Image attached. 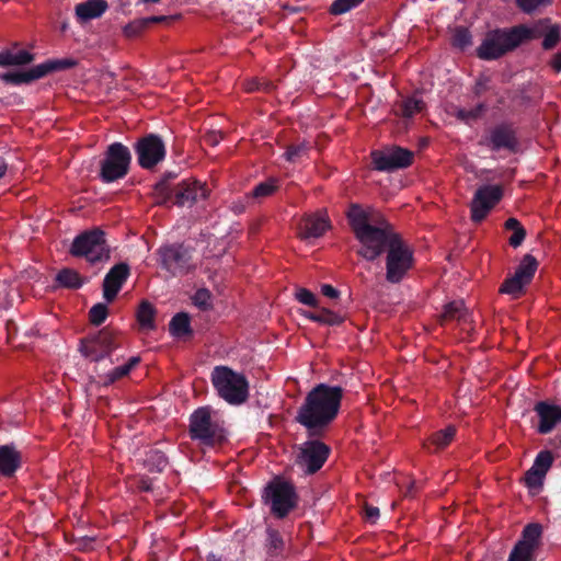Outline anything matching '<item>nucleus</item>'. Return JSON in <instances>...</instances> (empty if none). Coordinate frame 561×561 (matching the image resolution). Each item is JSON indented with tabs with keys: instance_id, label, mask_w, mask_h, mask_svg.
I'll list each match as a JSON object with an SVG mask.
<instances>
[{
	"instance_id": "60",
	"label": "nucleus",
	"mask_w": 561,
	"mask_h": 561,
	"mask_svg": "<svg viewBox=\"0 0 561 561\" xmlns=\"http://www.w3.org/2000/svg\"><path fill=\"white\" fill-rule=\"evenodd\" d=\"M245 89L248 91H254L261 89V83L256 79L248 81Z\"/></svg>"
},
{
	"instance_id": "29",
	"label": "nucleus",
	"mask_w": 561,
	"mask_h": 561,
	"mask_svg": "<svg viewBox=\"0 0 561 561\" xmlns=\"http://www.w3.org/2000/svg\"><path fill=\"white\" fill-rule=\"evenodd\" d=\"M56 280L59 283V285L67 287V288H79L83 284V279L81 276L71 268H64L61 270L57 276Z\"/></svg>"
},
{
	"instance_id": "61",
	"label": "nucleus",
	"mask_w": 561,
	"mask_h": 561,
	"mask_svg": "<svg viewBox=\"0 0 561 561\" xmlns=\"http://www.w3.org/2000/svg\"><path fill=\"white\" fill-rule=\"evenodd\" d=\"M551 66L554 70L557 71H561V54H557L552 60H551Z\"/></svg>"
},
{
	"instance_id": "19",
	"label": "nucleus",
	"mask_w": 561,
	"mask_h": 561,
	"mask_svg": "<svg viewBox=\"0 0 561 561\" xmlns=\"http://www.w3.org/2000/svg\"><path fill=\"white\" fill-rule=\"evenodd\" d=\"M535 411L540 419L538 432L541 434L550 433L561 421V408L559 405L539 402L536 404Z\"/></svg>"
},
{
	"instance_id": "2",
	"label": "nucleus",
	"mask_w": 561,
	"mask_h": 561,
	"mask_svg": "<svg viewBox=\"0 0 561 561\" xmlns=\"http://www.w3.org/2000/svg\"><path fill=\"white\" fill-rule=\"evenodd\" d=\"M347 218L357 240L362 244L358 254L368 261L377 259L386 234L392 230L390 225L376 209H364L356 204L351 206Z\"/></svg>"
},
{
	"instance_id": "40",
	"label": "nucleus",
	"mask_w": 561,
	"mask_h": 561,
	"mask_svg": "<svg viewBox=\"0 0 561 561\" xmlns=\"http://www.w3.org/2000/svg\"><path fill=\"white\" fill-rule=\"evenodd\" d=\"M543 474L530 468L525 474V483L533 493H538L543 484Z\"/></svg>"
},
{
	"instance_id": "48",
	"label": "nucleus",
	"mask_w": 561,
	"mask_h": 561,
	"mask_svg": "<svg viewBox=\"0 0 561 561\" xmlns=\"http://www.w3.org/2000/svg\"><path fill=\"white\" fill-rule=\"evenodd\" d=\"M559 41H560V28L558 25H552L547 30V32L545 34L542 46L545 49H551L558 44Z\"/></svg>"
},
{
	"instance_id": "15",
	"label": "nucleus",
	"mask_w": 561,
	"mask_h": 561,
	"mask_svg": "<svg viewBox=\"0 0 561 561\" xmlns=\"http://www.w3.org/2000/svg\"><path fill=\"white\" fill-rule=\"evenodd\" d=\"M502 197V190L497 185H485L480 187L471 203V219L476 222L482 221L488 213Z\"/></svg>"
},
{
	"instance_id": "21",
	"label": "nucleus",
	"mask_w": 561,
	"mask_h": 561,
	"mask_svg": "<svg viewBox=\"0 0 561 561\" xmlns=\"http://www.w3.org/2000/svg\"><path fill=\"white\" fill-rule=\"evenodd\" d=\"M22 457L14 445L0 446V474L12 477L20 468Z\"/></svg>"
},
{
	"instance_id": "25",
	"label": "nucleus",
	"mask_w": 561,
	"mask_h": 561,
	"mask_svg": "<svg viewBox=\"0 0 561 561\" xmlns=\"http://www.w3.org/2000/svg\"><path fill=\"white\" fill-rule=\"evenodd\" d=\"M139 363L138 357H130L127 363L107 371H98L99 377L101 381L104 385L113 383L114 381L121 379L122 377L126 376L133 367H135Z\"/></svg>"
},
{
	"instance_id": "9",
	"label": "nucleus",
	"mask_w": 561,
	"mask_h": 561,
	"mask_svg": "<svg viewBox=\"0 0 561 561\" xmlns=\"http://www.w3.org/2000/svg\"><path fill=\"white\" fill-rule=\"evenodd\" d=\"M70 252L75 256H84L92 263L108 259L104 233L100 229L79 234L73 240Z\"/></svg>"
},
{
	"instance_id": "8",
	"label": "nucleus",
	"mask_w": 561,
	"mask_h": 561,
	"mask_svg": "<svg viewBox=\"0 0 561 561\" xmlns=\"http://www.w3.org/2000/svg\"><path fill=\"white\" fill-rule=\"evenodd\" d=\"M131 156L129 149L121 142L108 146L101 163V178L111 183L124 178L129 169Z\"/></svg>"
},
{
	"instance_id": "59",
	"label": "nucleus",
	"mask_w": 561,
	"mask_h": 561,
	"mask_svg": "<svg viewBox=\"0 0 561 561\" xmlns=\"http://www.w3.org/2000/svg\"><path fill=\"white\" fill-rule=\"evenodd\" d=\"M221 138L222 137L220 134L213 131L206 136V141L211 146H216L219 144Z\"/></svg>"
},
{
	"instance_id": "45",
	"label": "nucleus",
	"mask_w": 561,
	"mask_h": 561,
	"mask_svg": "<svg viewBox=\"0 0 561 561\" xmlns=\"http://www.w3.org/2000/svg\"><path fill=\"white\" fill-rule=\"evenodd\" d=\"M483 104H479L472 108H458L456 112L457 118L460 121H463L465 123L469 124L472 121L477 119L481 113L483 112Z\"/></svg>"
},
{
	"instance_id": "62",
	"label": "nucleus",
	"mask_w": 561,
	"mask_h": 561,
	"mask_svg": "<svg viewBox=\"0 0 561 561\" xmlns=\"http://www.w3.org/2000/svg\"><path fill=\"white\" fill-rule=\"evenodd\" d=\"M305 317L310 319L311 321H314V322H318L319 323V318H320V309L314 311V312H306L305 313Z\"/></svg>"
},
{
	"instance_id": "3",
	"label": "nucleus",
	"mask_w": 561,
	"mask_h": 561,
	"mask_svg": "<svg viewBox=\"0 0 561 561\" xmlns=\"http://www.w3.org/2000/svg\"><path fill=\"white\" fill-rule=\"evenodd\" d=\"M536 37V30L526 25H518L507 30L489 32L477 53L484 60L497 59L507 51L515 49L523 42Z\"/></svg>"
},
{
	"instance_id": "6",
	"label": "nucleus",
	"mask_w": 561,
	"mask_h": 561,
	"mask_svg": "<svg viewBox=\"0 0 561 561\" xmlns=\"http://www.w3.org/2000/svg\"><path fill=\"white\" fill-rule=\"evenodd\" d=\"M190 421L192 438L201 440L204 445L210 446L225 439L222 422L209 407L197 409Z\"/></svg>"
},
{
	"instance_id": "37",
	"label": "nucleus",
	"mask_w": 561,
	"mask_h": 561,
	"mask_svg": "<svg viewBox=\"0 0 561 561\" xmlns=\"http://www.w3.org/2000/svg\"><path fill=\"white\" fill-rule=\"evenodd\" d=\"M553 462L552 454L548 450L540 451L530 468L546 476Z\"/></svg>"
},
{
	"instance_id": "41",
	"label": "nucleus",
	"mask_w": 561,
	"mask_h": 561,
	"mask_svg": "<svg viewBox=\"0 0 561 561\" xmlns=\"http://www.w3.org/2000/svg\"><path fill=\"white\" fill-rule=\"evenodd\" d=\"M345 320V314L335 312L327 308L320 309L319 323L327 325H339Z\"/></svg>"
},
{
	"instance_id": "24",
	"label": "nucleus",
	"mask_w": 561,
	"mask_h": 561,
	"mask_svg": "<svg viewBox=\"0 0 561 561\" xmlns=\"http://www.w3.org/2000/svg\"><path fill=\"white\" fill-rule=\"evenodd\" d=\"M42 72L37 68V65L25 71H14V72H5L0 73V81L11 84H23L30 83L34 80L41 79Z\"/></svg>"
},
{
	"instance_id": "12",
	"label": "nucleus",
	"mask_w": 561,
	"mask_h": 561,
	"mask_svg": "<svg viewBox=\"0 0 561 561\" xmlns=\"http://www.w3.org/2000/svg\"><path fill=\"white\" fill-rule=\"evenodd\" d=\"M138 163L145 169H151L161 162L165 157V146L162 139L149 134L138 140L135 147Z\"/></svg>"
},
{
	"instance_id": "17",
	"label": "nucleus",
	"mask_w": 561,
	"mask_h": 561,
	"mask_svg": "<svg viewBox=\"0 0 561 561\" xmlns=\"http://www.w3.org/2000/svg\"><path fill=\"white\" fill-rule=\"evenodd\" d=\"M128 275L129 268L124 263L111 268L103 282V296L105 300L112 301L116 297Z\"/></svg>"
},
{
	"instance_id": "53",
	"label": "nucleus",
	"mask_w": 561,
	"mask_h": 561,
	"mask_svg": "<svg viewBox=\"0 0 561 561\" xmlns=\"http://www.w3.org/2000/svg\"><path fill=\"white\" fill-rule=\"evenodd\" d=\"M276 190V181L271 180L260 183L253 191L254 197H265L271 195Z\"/></svg>"
},
{
	"instance_id": "7",
	"label": "nucleus",
	"mask_w": 561,
	"mask_h": 561,
	"mask_svg": "<svg viewBox=\"0 0 561 561\" xmlns=\"http://www.w3.org/2000/svg\"><path fill=\"white\" fill-rule=\"evenodd\" d=\"M263 497L272 513L279 518L285 517L297 502L294 486L280 479H275L265 488Z\"/></svg>"
},
{
	"instance_id": "14",
	"label": "nucleus",
	"mask_w": 561,
	"mask_h": 561,
	"mask_svg": "<svg viewBox=\"0 0 561 561\" xmlns=\"http://www.w3.org/2000/svg\"><path fill=\"white\" fill-rule=\"evenodd\" d=\"M374 165L379 171L405 168L412 163L413 152L400 147L386 148L371 153Z\"/></svg>"
},
{
	"instance_id": "22",
	"label": "nucleus",
	"mask_w": 561,
	"mask_h": 561,
	"mask_svg": "<svg viewBox=\"0 0 561 561\" xmlns=\"http://www.w3.org/2000/svg\"><path fill=\"white\" fill-rule=\"evenodd\" d=\"M490 145L493 150L510 149L514 150L516 147V140L514 133L504 126L496 127L491 131Z\"/></svg>"
},
{
	"instance_id": "49",
	"label": "nucleus",
	"mask_w": 561,
	"mask_h": 561,
	"mask_svg": "<svg viewBox=\"0 0 561 561\" xmlns=\"http://www.w3.org/2000/svg\"><path fill=\"white\" fill-rule=\"evenodd\" d=\"M308 146L306 142L299 144L297 146H291L285 152V158L287 161L296 162L299 158L307 154Z\"/></svg>"
},
{
	"instance_id": "18",
	"label": "nucleus",
	"mask_w": 561,
	"mask_h": 561,
	"mask_svg": "<svg viewBox=\"0 0 561 561\" xmlns=\"http://www.w3.org/2000/svg\"><path fill=\"white\" fill-rule=\"evenodd\" d=\"M207 196L206 187L197 181H183L175 192V204L192 206L198 199Z\"/></svg>"
},
{
	"instance_id": "52",
	"label": "nucleus",
	"mask_w": 561,
	"mask_h": 561,
	"mask_svg": "<svg viewBox=\"0 0 561 561\" xmlns=\"http://www.w3.org/2000/svg\"><path fill=\"white\" fill-rule=\"evenodd\" d=\"M154 195L157 203L162 204L170 197V187L167 180H161L154 186Z\"/></svg>"
},
{
	"instance_id": "44",
	"label": "nucleus",
	"mask_w": 561,
	"mask_h": 561,
	"mask_svg": "<svg viewBox=\"0 0 561 561\" xmlns=\"http://www.w3.org/2000/svg\"><path fill=\"white\" fill-rule=\"evenodd\" d=\"M192 299H193V304L202 310H207V309L211 308V294L206 288L198 289L194 294Z\"/></svg>"
},
{
	"instance_id": "30",
	"label": "nucleus",
	"mask_w": 561,
	"mask_h": 561,
	"mask_svg": "<svg viewBox=\"0 0 561 561\" xmlns=\"http://www.w3.org/2000/svg\"><path fill=\"white\" fill-rule=\"evenodd\" d=\"M527 284L528 283L524 282V279L514 274L503 283L500 291L512 296V298H518L523 294Z\"/></svg>"
},
{
	"instance_id": "34",
	"label": "nucleus",
	"mask_w": 561,
	"mask_h": 561,
	"mask_svg": "<svg viewBox=\"0 0 561 561\" xmlns=\"http://www.w3.org/2000/svg\"><path fill=\"white\" fill-rule=\"evenodd\" d=\"M137 318L139 324L145 330H151L154 327V310L148 302H142L138 309Z\"/></svg>"
},
{
	"instance_id": "64",
	"label": "nucleus",
	"mask_w": 561,
	"mask_h": 561,
	"mask_svg": "<svg viewBox=\"0 0 561 561\" xmlns=\"http://www.w3.org/2000/svg\"><path fill=\"white\" fill-rule=\"evenodd\" d=\"M7 172V163L0 158V179Z\"/></svg>"
},
{
	"instance_id": "31",
	"label": "nucleus",
	"mask_w": 561,
	"mask_h": 561,
	"mask_svg": "<svg viewBox=\"0 0 561 561\" xmlns=\"http://www.w3.org/2000/svg\"><path fill=\"white\" fill-rule=\"evenodd\" d=\"M170 332L176 337H181L190 332V318L187 313L175 314L170 322Z\"/></svg>"
},
{
	"instance_id": "38",
	"label": "nucleus",
	"mask_w": 561,
	"mask_h": 561,
	"mask_svg": "<svg viewBox=\"0 0 561 561\" xmlns=\"http://www.w3.org/2000/svg\"><path fill=\"white\" fill-rule=\"evenodd\" d=\"M518 8L525 13L539 12L551 4L552 0H515Z\"/></svg>"
},
{
	"instance_id": "16",
	"label": "nucleus",
	"mask_w": 561,
	"mask_h": 561,
	"mask_svg": "<svg viewBox=\"0 0 561 561\" xmlns=\"http://www.w3.org/2000/svg\"><path fill=\"white\" fill-rule=\"evenodd\" d=\"M329 228V218L324 211L306 215L297 224L298 236L302 240L319 238Z\"/></svg>"
},
{
	"instance_id": "36",
	"label": "nucleus",
	"mask_w": 561,
	"mask_h": 561,
	"mask_svg": "<svg viewBox=\"0 0 561 561\" xmlns=\"http://www.w3.org/2000/svg\"><path fill=\"white\" fill-rule=\"evenodd\" d=\"M455 434H456L455 426H451V425L447 426L446 428L436 432L432 436V444H434L437 448H444L450 444V442L455 437Z\"/></svg>"
},
{
	"instance_id": "63",
	"label": "nucleus",
	"mask_w": 561,
	"mask_h": 561,
	"mask_svg": "<svg viewBox=\"0 0 561 561\" xmlns=\"http://www.w3.org/2000/svg\"><path fill=\"white\" fill-rule=\"evenodd\" d=\"M167 18L161 15V16H150V18H145L144 20H148V24L149 23H158V22H162L164 21Z\"/></svg>"
},
{
	"instance_id": "4",
	"label": "nucleus",
	"mask_w": 561,
	"mask_h": 561,
	"mask_svg": "<svg viewBox=\"0 0 561 561\" xmlns=\"http://www.w3.org/2000/svg\"><path fill=\"white\" fill-rule=\"evenodd\" d=\"M387 250L386 278L390 283H399L413 265V253L408 244L390 230L381 243L379 255Z\"/></svg>"
},
{
	"instance_id": "20",
	"label": "nucleus",
	"mask_w": 561,
	"mask_h": 561,
	"mask_svg": "<svg viewBox=\"0 0 561 561\" xmlns=\"http://www.w3.org/2000/svg\"><path fill=\"white\" fill-rule=\"evenodd\" d=\"M107 9L106 0H85L76 4L75 16L80 24H85L101 18Z\"/></svg>"
},
{
	"instance_id": "27",
	"label": "nucleus",
	"mask_w": 561,
	"mask_h": 561,
	"mask_svg": "<svg viewBox=\"0 0 561 561\" xmlns=\"http://www.w3.org/2000/svg\"><path fill=\"white\" fill-rule=\"evenodd\" d=\"M541 536V526L538 524H529L523 530V537L517 543H524L525 548L535 551Z\"/></svg>"
},
{
	"instance_id": "56",
	"label": "nucleus",
	"mask_w": 561,
	"mask_h": 561,
	"mask_svg": "<svg viewBox=\"0 0 561 561\" xmlns=\"http://www.w3.org/2000/svg\"><path fill=\"white\" fill-rule=\"evenodd\" d=\"M321 293L323 296L331 299H336L340 296V291L329 284H324L321 286Z\"/></svg>"
},
{
	"instance_id": "39",
	"label": "nucleus",
	"mask_w": 561,
	"mask_h": 561,
	"mask_svg": "<svg viewBox=\"0 0 561 561\" xmlns=\"http://www.w3.org/2000/svg\"><path fill=\"white\" fill-rule=\"evenodd\" d=\"M424 107V103L421 98L413 95L403 101L402 114L405 117H412L416 113H420Z\"/></svg>"
},
{
	"instance_id": "11",
	"label": "nucleus",
	"mask_w": 561,
	"mask_h": 561,
	"mask_svg": "<svg viewBox=\"0 0 561 561\" xmlns=\"http://www.w3.org/2000/svg\"><path fill=\"white\" fill-rule=\"evenodd\" d=\"M159 257L162 267L173 275L187 273L195 267L191 251L180 244L160 248Z\"/></svg>"
},
{
	"instance_id": "42",
	"label": "nucleus",
	"mask_w": 561,
	"mask_h": 561,
	"mask_svg": "<svg viewBox=\"0 0 561 561\" xmlns=\"http://www.w3.org/2000/svg\"><path fill=\"white\" fill-rule=\"evenodd\" d=\"M364 0H334L330 12L335 15L344 14L360 4Z\"/></svg>"
},
{
	"instance_id": "50",
	"label": "nucleus",
	"mask_w": 561,
	"mask_h": 561,
	"mask_svg": "<svg viewBox=\"0 0 561 561\" xmlns=\"http://www.w3.org/2000/svg\"><path fill=\"white\" fill-rule=\"evenodd\" d=\"M295 297L299 302H301L306 306H310V307L318 306V299L316 298V296L310 290H308L306 288L297 289Z\"/></svg>"
},
{
	"instance_id": "55",
	"label": "nucleus",
	"mask_w": 561,
	"mask_h": 561,
	"mask_svg": "<svg viewBox=\"0 0 561 561\" xmlns=\"http://www.w3.org/2000/svg\"><path fill=\"white\" fill-rule=\"evenodd\" d=\"M489 82V77L481 75L476 82L474 92L477 94H481L483 91L488 89Z\"/></svg>"
},
{
	"instance_id": "23",
	"label": "nucleus",
	"mask_w": 561,
	"mask_h": 561,
	"mask_svg": "<svg viewBox=\"0 0 561 561\" xmlns=\"http://www.w3.org/2000/svg\"><path fill=\"white\" fill-rule=\"evenodd\" d=\"M34 59L25 49H4L0 51V67L24 66Z\"/></svg>"
},
{
	"instance_id": "26",
	"label": "nucleus",
	"mask_w": 561,
	"mask_h": 561,
	"mask_svg": "<svg viewBox=\"0 0 561 561\" xmlns=\"http://www.w3.org/2000/svg\"><path fill=\"white\" fill-rule=\"evenodd\" d=\"M443 318L445 320H457L461 323H467L470 316L468 310L465 308L463 301L456 300L446 305Z\"/></svg>"
},
{
	"instance_id": "13",
	"label": "nucleus",
	"mask_w": 561,
	"mask_h": 561,
	"mask_svg": "<svg viewBox=\"0 0 561 561\" xmlns=\"http://www.w3.org/2000/svg\"><path fill=\"white\" fill-rule=\"evenodd\" d=\"M328 455L329 448L323 443L309 440L301 445L297 465L304 472L313 473L323 466Z\"/></svg>"
},
{
	"instance_id": "54",
	"label": "nucleus",
	"mask_w": 561,
	"mask_h": 561,
	"mask_svg": "<svg viewBox=\"0 0 561 561\" xmlns=\"http://www.w3.org/2000/svg\"><path fill=\"white\" fill-rule=\"evenodd\" d=\"M13 296L9 287L2 283L0 284V311L5 310L12 306Z\"/></svg>"
},
{
	"instance_id": "28",
	"label": "nucleus",
	"mask_w": 561,
	"mask_h": 561,
	"mask_svg": "<svg viewBox=\"0 0 561 561\" xmlns=\"http://www.w3.org/2000/svg\"><path fill=\"white\" fill-rule=\"evenodd\" d=\"M537 270V261L536 259L527 254L524 256L522 262L519 263L518 267L516 268L515 275L519 278L524 279L526 283H530L531 278L535 275V272Z\"/></svg>"
},
{
	"instance_id": "47",
	"label": "nucleus",
	"mask_w": 561,
	"mask_h": 561,
	"mask_svg": "<svg viewBox=\"0 0 561 561\" xmlns=\"http://www.w3.org/2000/svg\"><path fill=\"white\" fill-rule=\"evenodd\" d=\"M106 317L107 307L104 304H96L90 310V321L95 325L103 323Z\"/></svg>"
},
{
	"instance_id": "58",
	"label": "nucleus",
	"mask_w": 561,
	"mask_h": 561,
	"mask_svg": "<svg viewBox=\"0 0 561 561\" xmlns=\"http://www.w3.org/2000/svg\"><path fill=\"white\" fill-rule=\"evenodd\" d=\"M365 517L368 522L375 523L379 517V508L374 506H366Z\"/></svg>"
},
{
	"instance_id": "35",
	"label": "nucleus",
	"mask_w": 561,
	"mask_h": 561,
	"mask_svg": "<svg viewBox=\"0 0 561 561\" xmlns=\"http://www.w3.org/2000/svg\"><path fill=\"white\" fill-rule=\"evenodd\" d=\"M145 462L149 470L158 472L162 471L168 465L165 456L159 450H150Z\"/></svg>"
},
{
	"instance_id": "10",
	"label": "nucleus",
	"mask_w": 561,
	"mask_h": 561,
	"mask_svg": "<svg viewBox=\"0 0 561 561\" xmlns=\"http://www.w3.org/2000/svg\"><path fill=\"white\" fill-rule=\"evenodd\" d=\"M119 345L117 336L108 331L101 330L98 334L82 341L81 353L92 362L101 363Z\"/></svg>"
},
{
	"instance_id": "33",
	"label": "nucleus",
	"mask_w": 561,
	"mask_h": 561,
	"mask_svg": "<svg viewBox=\"0 0 561 561\" xmlns=\"http://www.w3.org/2000/svg\"><path fill=\"white\" fill-rule=\"evenodd\" d=\"M505 228L508 230H513V234L510 238V244L513 248L519 247L526 237V231L522 227L519 221L515 218H508L505 222Z\"/></svg>"
},
{
	"instance_id": "57",
	"label": "nucleus",
	"mask_w": 561,
	"mask_h": 561,
	"mask_svg": "<svg viewBox=\"0 0 561 561\" xmlns=\"http://www.w3.org/2000/svg\"><path fill=\"white\" fill-rule=\"evenodd\" d=\"M268 543L274 549L280 548L283 541L277 531H275V530L268 531Z\"/></svg>"
},
{
	"instance_id": "1",
	"label": "nucleus",
	"mask_w": 561,
	"mask_h": 561,
	"mask_svg": "<svg viewBox=\"0 0 561 561\" xmlns=\"http://www.w3.org/2000/svg\"><path fill=\"white\" fill-rule=\"evenodd\" d=\"M343 389L339 386L320 383L306 397L300 407L297 420L310 431H319L328 426L337 415Z\"/></svg>"
},
{
	"instance_id": "51",
	"label": "nucleus",
	"mask_w": 561,
	"mask_h": 561,
	"mask_svg": "<svg viewBox=\"0 0 561 561\" xmlns=\"http://www.w3.org/2000/svg\"><path fill=\"white\" fill-rule=\"evenodd\" d=\"M148 25V20H136L130 22L124 27V34L128 37H133L138 35L142 30H145Z\"/></svg>"
},
{
	"instance_id": "46",
	"label": "nucleus",
	"mask_w": 561,
	"mask_h": 561,
	"mask_svg": "<svg viewBox=\"0 0 561 561\" xmlns=\"http://www.w3.org/2000/svg\"><path fill=\"white\" fill-rule=\"evenodd\" d=\"M533 553L534 551L525 548L524 543H516L510 554L508 561H531Z\"/></svg>"
},
{
	"instance_id": "32",
	"label": "nucleus",
	"mask_w": 561,
	"mask_h": 561,
	"mask_svg": "<svg viewBox=\"0 0 561 561\" xmlns=\"http://www.w3.org/2000/svg\"><path fill=\"white\" fill-rule=\"evenodd\" d=\"M75 65L76 61L73 59L65 58L45 61L43 64L37 65V68L42 72L43 78L49 72L69 69L72 68Z\"/></svg>"
},
{
	"instance_id": "43",
	"label": "nucleus",
	"mask_w": 561,
	"mask_h": 561,
	"mask_svg": "<svg viewBox=\"0 0 561 561\" xmlns=\"http://www.w3.org/2000/svg\"><path fill=\"white\" fill-rule=\"evenodd\" d=\"M453 45L465 49L471 45V34L465 27H457L453 34Z\"/></svg>"
},
{
	"instance_id": "5",
	"label": "nucleus",
	"mask_w": 561,
	"mask_h": 561,
	"mask_svg": "<svg viewBox=\"0 0 561 561\" xmlns=\"http://www.w3.org/2000/svg\"><path fill=\"white\" fill-rule=\"evenodd\" d=\"M211 382L218 396L230 404H241L248 398L249 385L245 377L227 366L213 369Z\"/></svg>"
}]
</instances>
